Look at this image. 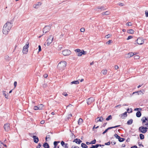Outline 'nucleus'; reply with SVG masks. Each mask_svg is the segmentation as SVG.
<instances>
[{
  "mask_svg": "<svg viewBox=\"0 0 148 148\" xmlns=\"http://www.w3.org/2000/svg\"><path fill=\"white\" fill-rule=\"evenodd\" d=\"M12 26L11 23L7 22L4 25L3 29V32L4 34L7 35Z\"/></svg>",
  "mask_w": 148,
  "mask_h": 148,
  "instance_id": "nucleus-1",
  "label": "nucleus"
},
{
  "mask_svg": "<svg viewBox=\"0 0 148 148\" xmlns=\"http://www.w3.org/2000/svg\"><path fill=\"white\" fill-rule=\"evenodd\" d=\"M66 65V62L65 61H62L58 64L57 67L60 69H63Z\"/></svg>",
  "mask_w": 148,
  "mask_h": 148,
  "instance_id": "nucleus-2",
  "label": "nucleus"
},
{
  "mask_svg": "<svg viewBox=\"0 0 148 148\" xmlns=\"http://www.w3.org/2000/svg\"><path fill=\"white\" fill-rule=\"evenodd\" d=\"M29 47V43L27 42L23 48L22 52L23 54H26L28 52V48Z\"/></svg>",
  "mask_w": 148,
  "mask_h": 148,
  "instance_id": "nucleus-3",
  "label": "nucleus"
},
{
  "mask_svg": "<svg viewBox=\"0 0 148 148\" xmlns=\"http://www.w3.org/2000/svg\"><path fill=\"white\" fill-rule=\"evenodd\" d=\"M75 51L76 52L78 53L77 54L78 56H81L82 55H85L86 54V51H84V50H81L79 49H77L75 50Z\"/></svg>",
  "mask_w": 148,
  "mask_h": 148,
  "instance_id": "nucleus-4",
  "label": "nucleus"
},
{
  "mask_svg": "<svg viewBox=\"0 0 148 148\" xmlns=\"http://www.w3.org/2000/svg\"><path fill=\"white\" fill-rule=\"evenodd\" d=\"M144 43V41L140 38H138L135 41L134 44H137L138 45H141Z\"/></svg>",
  "mask_w": 148,
  "mask_h": 148,
  "instance_id": "nucleus-5",
  "label": "nucleus"
},
{
  "mask_svg": "<svg viewBox=\"0 0 148 148\" xmlns=\"http://www.w3.org/2000/svg\"><path fill=\"white\" fill-rule=\"evenodd\" d=\"M71 53V51L70 50L68 49L64 50L63 51L62 54L63 55L65 56H68Z\"/></svg>",
  "mask_w": 148,
  "mask_h": 148,
  "instance_id": "nucleus-6",
  "label": "nucleus"
},
{
  "mask_svg": "<svg viewBox=\"0 0 148 148\" xmlns=\"http://www.w3.org/2000/svg\"><path fill=\"white\" fill-rule=\"evenodd\" d=\"M50 27L49 26H45L43 29V34L44 35L46 33L48 32L50 30Z\"/></svg>",
  "mask_w": 148,
  "mask_h": 148,
  "instance_id": "nucleus-7",
  "label": "nucleus"
},
{
  "mask_svg": "<svg viewBox=\"0 0 148 148\" xmlns=\"http://www.w3.org/2000/svg\"><path fill=\"white\" fill-rule=\"evenodd\" d=\"M53 39V37L52 36H50L47 40V44L48 45H50L52 42Z\"/></svg>",
  "mask_w": 148,
  "mask_h": 148,
  "instance_id": "nucleus-8",
  "label": "nucleus"
},
{
  "mask_svg": "<svg viewBox=\"0 0 148 148\" xmlns=\"http://www.w3.org/2000/svg\"><path fill=\"white\" fill-rule=\"evenodd\" d=\"M95 101L94 99L92 97H90L87 100V104L88 105L91 104L92 102H93Z\"/></svg>",
  "mask_w": 148,
  "mask_h": 148,
  "instance_id": "nucleus-9",
  "label": "nucleus"
},
{
  "mask_svg": "<svg viewBox=\"0 0 148 148\" xmlns=\"http://www.w3.org/2000/svg\"><path fill=\"white\" fill-rule=\"evenodd\" d=\"M106 9V8L104 7L103 6H101V7L99 6L96 8H95V10L98 11H100L99 10H100V11H101L105 10Z\"/></svg>",
  "mask_w": 148,
  "mask_h": 148,
  "instance_id": "nucleus-10",
  "label": "nucleus"
},
{
  "mask_svg": "<svg viewBox=\"0 0 148 148\" xmlns=\"http://www.w3.org/2000/svg\"><path fill=\"white\" fill-rule=\"evenodd\" d=\"M4 128L6 131H8L10 128V124L8 123L5 124L4 126Z\"/></svg>",
  "mask_w": 148,
  "mask_h": 148,
  "instance_id": "nucleus-11",
  "label": "nucleus"
},
{
  "mask_svg": "<svg viewBox=\"0 0 148 148\" xmlns=\"http://www.w3.org/2000/svg\"><path fill=\"white\" fill-rule=\"evenodd\" d=\"M145 125L147 126L148 127H143L142 128L143 129H144V130L141 131V132L143 133H145L147 131V129L148 128V122L147 123L145 124Z\"/></svg>",
  "mask_w": 148,
  "mask_h": 148,
  "instance_id": "nucleus-12",
  "label": "nucleus"
},
{
  "mask_svg": "<svg viewBox=\"0 0 148 148\" xmlns=\"http://www.w3.org/2000/svg\"><path fill=\"white\" fill-rule=\"evenodd\" d=\"M33 138L34 141L36 143H37L39 141V139L38 137L36 136H33Z\"/></svg>",
  "mask_w": 148,
  "mask_h": 148,
  "instance_id": "nucleus-13",
  "label": "nucleus"
},
{
  "mask_svg": "<svg viewBox=\"0 0 148 148\" xmlns=\"http://www.w3.org/2000/svg\"><path fill=\"white\" fill-rule=\"evenodd\" d=\"M73 142H75L77 144H79L82 142V141L79 139H78V138H76L73 140Z\"/></svg>",
  "mask_w": 148,
  "mask_h": 148,
  "instance_id": "nucleus-14",
  "label": "nucleus"
},
{
  "mask_svg": "<svg viewBox=\"0 0 148 148\" xmlns=\"http://www.w3.org/2000/svg\"><path fill=\"white\" fill-rule=\"evenodd\" d=\"M127 112H125L124 113L122 114H121V117L122 119H124L125 117H126L127 116Z\"/></svg>",
  "mask_w": 148,
  "mask_h": 148,
  "instance_id": "nucleus-15",
  "label": "nucleus"
},
{
  "mask_svg": "<svg viewBox=\"0 0 148 148\" xmlns=\"http://www.w3.org/2000/svg\"><path fill=\"white\" fill-rule=\"evenodd\" d=\"M99 118V119L97 120V122H101L103 121L104 120V119L103 118V117L102 116H101L100 117H97L96 119H97Z\"/></svg>",
  "mask_w": 148,
  "mask_h": 148,
  "instance_id": "nucleus-16",
  "label": "nucleus"
},
{
  "mask_svg": "<svg viewBox=\"0 0 148 148\" xmlns=\"http://www.w3.org/2000/svg\"><path fill=\"white\" fill-rule=\"evenodd\" d=\"M136 54V53L135 54L134 53H133L132 52H130L127 54L128 55L127 57L130 58L131 57H132L134 55Z\"/></svg>",
  "mask_w": 148,
  "mask_h": 148,
  "instance_id": "nucleus-17",
  "label": "nucleus"
},
{
  "mask_svg": "<svg viewBox=\"0 0 148 148\" xmlns=\"http://www.w3.org/2000/svg\"><path fill=\"white\" fill-rule=\"evenodd\" d=\"M110 12L109 11H107L105 12H103L101 14L103 15H108L110 14Z\"/></svg>",
  "mask_w": 148,
  "mask_h": 148,
  "instance_id": "nucleus-18",
  "label": "nucleus"
},
{
  "mask_svg": "<svg viewBox=\"0 0 148 148\" xmlns=\"http://www.w3.org/2000/svg\"><path fill=\"white\" fill-rule=\"evenodd\" d=\"M134 31L132 29H130L127 30V32L128 33L133 34L134 33Z\"/></svg>",
  "mask_w": 148,
  "mask_h": 148,
  "instance_id": "nucleus-19",
  "label": "nucleus"
},
{
  "mask_svg": "<svg viewBox=\"0 0 148 148\" xmlns=\"http://www.w3.org/2000/svg\"><path fill=\"white\" fill-rule=\"evenodd\" d=\"M136 115L137 117H140L141 115V113L140 111H138L136 112Z\"/></svg>",
  "mask_w": 148,
  "mask_h": 148,
  "instance_id": "nucleus-20",
  "label": "nucleus"
},
{
  "mask_svg": "<svg viewBox=\"0 0 148 148\" xmlns=\"http://www.w3.org/2000/svg\"><path fill=\"white\" fill-rule=\"evenodd\" d=\"M43 146L45 148H49V144L47 143H45Z\"/></svg>",
  "mask_w": 148,
  "mask_h": 148,
  "instance_id": "nucleus-21",
  "label": "nucleus"
},
{
  "mask_svg": "<svg viewBox=\"0 0 148 148\" xmlns=\"http://www.w3.org/2000/svg\"><path fill=\"white\" fill-rule=\"evenodd\" d=\"M133 121L132 119H131L128 120L127 122V124L128 125H130L132 124Z\"/></svg>",
  "mask_w": 148,
  "mask_h": 148,
  "instance_id": "nucleus-22",
  "label": "nucleus"
},
{
  "mask_svg": "<svg viewBox=\"0 0 148 148\" xmlns=\"http://www.w3.org/2000/svg\"><path fill=\"white\" fill-rule=\"evenodd\" d=\"M83 120L81 118H79L78 121V124L79 125H81L82 122H83Z\"/></svg>",
  "mask_w": 148,
  "mask_h": 148,
  "instance_id": "nucleus-23",
  "label": "nucleus"
},
{
  "mask_svg": "<svg viewBox=\"0 0 148 148\" xmlns=\"http://www.w3.org/2000/svg\"><path fill=\"white\" fill-rule=\"evenodd\" d=\"M71 84H78L79 83V81L78 80L74 81L72 82H71Z\"/></svg>",
  "mask_w": 148,
  "mask_h": 148,
  "instance_id": "nucleus-24",
  "label": "nucleus"
},
{
  "mask_svg": "<svg viewBox=\"0 0 148 148\" xmlns=\"http://www.w3.org/2000/svg\"><path fill=\"white\" fill-rule=\"evenodd\" d=\"M81 147L84 148H87L88 146L85 143H82L81 144Z\"/></svg>",
  "mask_w": 148,
  "mask_h": 148,
  "instance_id": "nucleus-25",
  "label": "nucleus"
},
{
  "mask_svg": "<svg viewBox=\"0 0 148 148\" xmlns=\"http://www.w3.org/2000/svg\"><path fill=\"white\" fill-rule=\"evenodd\" d=\"M141 121H142V124H143V125H144V124L146 122V121H147L145 120V119H144V117H143L141 119Z\"/></svg>",
  "mask_w": 148,
  "mask_h": 148,
  "instance_id": "nucleus-26",
  "label": "nucleus"
},
{
  "mask_svg": "<svg viewBox=\"0 0 148 148\" xmlns=\"http://www.w3.org/2000/svg\"><path fill=\"white\" fill-rule=\"evenodd\" d=\"M125 140V138H121V137H120L119 138V139H118V140L120 142H121L124 141Z\"/></svg>",
  "mask_w": 148,
  "mask_h": 148,
  "instance_id": "nucleus-27",
  "label": "nucleus"
},
{
  "mask_svg": "<svg viewBox=\"0 0 148 148\" xmlns=\"http://www.w3.org/2000/svg\"><path fill=\"white\" fill-rule=\"evenodd\" d=\"M3 95H4V96L5 97L6 99H8V95L6 94V93H5V92H6V91H3Z\"/></svg>",
  "mask_w": 148,
  "mask_h": 148,
  "instance_id": "nucleus-28",
  "label": "nucleus"
},
{
  "mask_svg": "<svg viewBox=\"0 0 148 148\" xmlns=\"http://www.w3.org/2000/svg\"><path fill=\"white\" fill-rule=\"evenodd\" d=\"M38 106L39 110H41L42 109L43 107V105L42 104H40Z\"/></svg>",
  "mask_w": 148,
  "mask_h": 148,
  "instance_id": "nucleus-29",
  "label": "nucleus"
},
{
  "mask_svg": "<svg viewBox=\"0 0 148 148\" xmlns=\"http://www.w3.org/2000/svg\"><path fill=\"white\" fill-rule=\"evenodd\" d=\"M139 136L140 139L142 140L144 138V136L143 134H140Z\"/></svg>",
  "mask_w": 148,
  "mask_h": 148,
  "instance_id": "nucleus-30",
  "label": "nucleus"
},
{
  "mask_svg": "<svg viewBox=\"0 0 148 148\" xmlns=\"http://www.w3.org/2000/svg\"><path fill=\"white\" fill-rule=\"evenodd\" d=\"M112 117L111 115H110L109 116H108V117L106 119V121H109L111 119H112Z\"/></svg>",
  "mask_w": 148,
  "mask_h": 148,
  "instance_id": "nucleus-31",
  "label": "nucleus"
},
{
  "mask_svg": "<svg viewBox=\"0 0 148 148\" xmlns=\"http://www.w3.org/2000/svg\"><path fill=\"white\" fill-rule=\"evenodd\" d=\"M60 143V141H55L54 142L53 144L55 147H56L58 143Z\"/></svg>",
  "mask_w": 148,
  "mask_h": 148,
  "instance_id": "nucleus-32",
  "label": "nucleus"
},
{
  "mask_svg": "<svg viewBox=\"0 0 148 148\" xmlns=\"http://www.w3.org/2000/svg\"><path fill=\"white\" fill-rule=\"evenodd\" d=\"M5 60H9L10 59V58L8 56H6L5 57Z\"/></svg>",
  "mask_w": 148,
  "mask_h": 148,
  "instance_id": "nucleus-33",
  "label": "nucleus"
},
{
  "mask_svg": "<svg viewBox=\"0 0 148 148\" xmlns=\"http://www.w3.org/2000/svg\"><path fill=\"white\" fill-rule=\"evenodd\" d=\"M4 144L0 141V148H3Z\"/></svg>",
  "mask_w": 148,
  "mask_h": 148,
  "instance_id": "nucleus-34",
  "label": "nucleus"
},
{
  "mask_svg": "<svg viewBox=\"0 0 148 148\" xmlns=\"http://www.w3.org/2000/svg\"><path fill=\"white\" fill-rule=\"evenodd\" d=\"M102 72L103 74L106 75L107 74V71L106 70H103L102 71Z\"/></svg>",
  "mask_w": 148,
  "mask_h": 148,
  "instance_id": "nucleus-35",
  "label": "nucleus"
},
{
  "mask_svg": "<svg viewBox=\"0 0 148 148\" xmlns=\"http://www.w3.org/2000/svg\"><path fill=\"white\" fill-rule=\"evenodd\" d=\"M114 136L116 138L118 139H119V138L120 137L118 135H117V134H115L114 135Z\"/></svg>",
  "mask_w": 148,
  "mask_h": 148,
  "instance_id": "nucleus-36",
  "label": "nucleus"
},
{
  "mask_svg": "<svg viewBox=\"0 0 148 148\" xmlns=\"http://www.w3.org/2000/svg\"><path fill=\"white\" fill-rule=\"evenodd\" d=\"M134 58L135 59H137L139 58L140 56L138 55H136L134 56Z\"/></svg>",
  "mask_w": 148,
  "mask_h": 148,
  "instance_id": "nucleus-37",
  "label": "nucleus"
},
{
  "mask_svg": "<svg viewBox=\"0 0 148 148\" xmlns=\"http://www.w3.org/2000/svg\"><path fill=\"white\" fill-rule=\"evenodd\" d=\"M140 92H141L142 93H143L142 91V90H140L139 91H136V92H133V94H134L135 93H137L138 95H139V93Z\"/></svg>",
  "mask_w": 148,
  "mask_h": 148,
  "instance_id": "nucleus-38",
  "label": "nucleus"
},
{
  "mask_svg": "<svg viewBox=\"0 0 148 148\" xmlns=\"http://www.w3.org/2000/svg\"><path fill=\"white\" fill-rule=\"evenodd\" d=\"M34 110H39L38 106H35L34 107Z\"/></svg>",
  "mask_w": 148,
  "mask_h": 148,
  "instance_id": "nucleus-39",
  "label": "nucleus"
},
{
  "mask_svg": "<svg viewBox=\"0 0 148 148\" xmlns=\"http://www.w3.org/2000/svg\"><path fill=\"white\" fill-rule=\"evenodd\" d=\"M118 5L121 6H123L124 5V4L123 3H118Z\"/></svg>",
  "mask_w": 148,
  "mask_h": 148,
  "instance_id": "nucleus-40",
  "label": "nucleus"
},
{
  "mask_svg": "<svg viewBox=\"0 0 148 148\" xmlns=\"http://www.w3.org/2000/svg\"><path fill=\"white\" fill-rule=\"evenodd\" d=\"M96 142V140L95 139H94V140H93L90 142L91 144H95Z\"/></svg>",
  "mask_w": 148,
  "mask_h": 148,
  "instance_id": "nucleus-41",
  "label": "nucleus"
},
{
  "mask_svg": "<svg viewBox=\"0 0 148 148\" xmlns=\"http://www.w3.org/2000/svg\"><path fill=\"white\" fill-rule=\"evenodd\" d=\"M143 127L141 126L139 127V130L141 132V131H143V130H144V129H143L142 128Z\"/></svg>",
  "mask_w": 148,
  "mask_h": 148,
  "instance_id": "nucleus-42",
  "label": "nucleus"
},
{
  "mask_svg": "<svg viewBox=\"0 0 148 148\" xmlns=\"http://www.w3.org/2000/svg\"><path fill=\"white\" fill-rule=\"evenodd\" d=\"M132 38H133V36H128L127 38V40H129L130 39H131Z\"/></svg>",
  "mask_w": 148,
  "mask_h": 148,
  "instance_id": "nucleus-43",
  "label": "nucleus"
},
{
  "mask_svg": "<svg viewBox=\"0 0 148 148\" xmlns=\"http://www.w3.org/2000/svg\"><path fill=\"white\" fill-rule=\"evenodd\" d=\"M145 16L146 17H148V11L147 10H146L145 11Z\"/></svg>",
  "mask_w": 148,
  "mask_h": 148,
  "instance_id": "nucleus-44",
  "label": "nucleus"
},
{
  "mask_svg": "<svg viewBox=\"0 0 148 148\" xmlns=\"http://www.w3.org/2000/svg\"><path fill=\"white\" fill-rule=\"evenodd\" d=\"M80 30L82 32H84L85 31V29L84 28H82L80 29Z\"/></svg>",
  "mask_w": 148,
  "mask_h": 148,
  "instance_id": "nucleus-45",
  "label": "nucleus"
},
{
  "mask_svg": "<svg viewBox=\"0 0 148 148\" xmlns=\"http://www.w3.org/2000/svg\"><path fill=\"white\" fill-rule=\"evenodd\" d=\"M65 144L63 141H62L61 142V144L62 146H64Z\"/></svg>",
  "mask_w": 148,
  "mask_h": 148,
  "instance_id": "nucleus-46",
  "label": "nucleus"
},
{
  "mask_svg": "<svg viewBox=\"0 0 148 148\" xmlns=\"http://www.w3.org/2000/svg\"><path fill=\"white\" fill-rule=\"evenodd\" d=\"M62 94L63 95L65 96H66L68 95L67 94L66 92H63L62 93Z\"/></svg>",
  "mask_w": 148,
  "mask_h": 148,
  "instance_id": "nucleus-47",
  "label": "nucleus"
},
{
  "mask_svg": "<svg viewBox=\"0 0 148 148\" xmlns=\"http://www.w3.org/2000/svg\"><path fill=\"white\" fill-rule=\"evenodd\" d=\"M97 145H92V147H90V148H97Z\"/></svg>",
  "mask_w": 148,
  "mask_h": 148,
  "instance_id": "nucleus-48",
  "label": "nucleus"
},
{
  "mask_svg": "<svg viewBox=\"0 0 148 148\" xmlns=\"http://www.w3.org/2000/svg\"><path fill=\"white\" fill-rule=\"evenodd\" d=\"M41 146V144L40 143H39L38 145L37 146L36 148H40Z\"/></svg>",
  "mask_w": 148,
  "mask_h": 148,
  "instance_id": "nucleus-49",
  "label": "nucleus"
},
{
  "mask_svg": "<svg viewBox=\"0 0 148 148\" xmlns=\"http://www.w3.org/2000/svg\"><path fill=\"white\" fill-rule=\"evenodd\" d=\"M110 141H109L107 143H105V144L106 145H110Z\"/></svg>",
  "mask_w": 148,
  "mask_h": 148,
  "instance_id": "nucleus-50",
  "label": "nucleus"
},
{
  "mask_svg": "<svg viewBox=\"0 0 148 148\" xmlns=\"http://www.w3.org/2000/svg\"><path fill=\"white\" fill-rule=\"evenodd\" d=\"M41 47L40 45L38 46V51L39 52L41 51Z\"/></svg>",
  "mask_w": 148,
  "mask_h": 148,
  "instance_id": "nucleus-51",
  "label": "nucleus"
},
{
  "mask_svg": "<svg viewBox=\"0 0 148 148\" xmlns=\"http://www.w3.org/2000/svg\"><path fill=\"white\" fill-rule=\"evenodd\" d=\"M36 5L38 7L39 6L41 5V3L40 2H39L38 3V4H36Z\"/></svg>",
  "mask_w": 148,
  "mask_h": 148,
  "instance_id": "nucleus-52",
  "label": "nucleus"
},
{
  "mask_svg": "<svg viewBox=\"0 0 148 148\" xmlns=\"http://www.w3.org/2000/svg\"><path fill=\"white\" fill-rule=\"evenodd\" d=\"M108 130L107 129H106L102 133V134H104L105 133H106L108 131Z\"/></svg>",
  "mask_w": 148,
  "mask_h": 148,
  "instance_id": "nucleus-53",
  "label": "nucleus"
},
{
  "mask_svg": "<svg viewBox=\"0 0 148 148\" xmlns=\"http://www.w3.org/2000/svg\"><path fill=\"white\" fill-rule=\"evenodd\" d=\"M131 23L130 22H128V23H126V25H127L128 26H131L132 25L131 24H131Z\"/></svg>",
  "mask_w": 148,
  "mask_h": 148,
  "instance_id": "nucleus-54",
  "label": "nucleus"
},
{
  "mask_svg": "<svg viewBox=\"0 0 148 148\" xmlns=\"http://www.w3.org/2000/svg\"><path fill=\"white\" fill-rule=\"evenodd\" d=\"M112 42L111 40H109L108 42H106V44H109L110 43H111V42Z\"/></svg>",
  "mask_w": 148,
  "mask_h": 148,
  "instance_id": "nucleus-55",
  "label": "nucleus"
},
{
  "mask_svg": "<svg viewBox=\"0 0 148 148\" xmlns=\"http://www.w3.org/2000/svg\"><path fill=\"white\" fill-rule=\"evenodd\" d=\"M17 82L16 81H15L14 82V87H16L17 85Z\"/></svg>",
  "mask_w": 148,
  "mask_h": 148,
  "instance_id": "nucleus-56",
  "label": "nucleus"
},
{
  "mask_svg": "<svg viewBox=\"0 0 148 148\" xmlns=\"http://www.w3.org/2000/svg\"><path fill=\"white\" fill-rule=\"evenodd\" d=\"M47 138H49L50 139V135H48V136H47L46 137V138H45V139H46V141H47Z\"/></svg>",
  "mask_w": 148,
  "mask_h": 148,
  "instance_id": "nucleus-57",
  "label": "nucleus"
},
{
  "mask_svg": "<svg viewBox=\"0 0 148 148\" xmlns=\"http://www.w3.org/2000/svg\"><path fill=\"white\" fill-rule=\"evenodd\" d=\"M73 105L71 104H69V105H68L67 106H66V109L67 108V107H71V106H72Z\"/></svg>",
  "mask_w": 148,
  "mask_h": 148,
  "instance_id": "nucleus-58",
  "label": "nucleus"
},
{
  "mask_svg": "<svg viewBox=\"0 0 148 148\" xmlns=\"http://www.w3.org/2000/svg\"><path fill=\"white\" fill-rule=\"evenodd\" d=\"M111 36V35H110V34H108L106 36V37L107 38H110V37Z\"/></svg>",
  "mask_w": 148,
  "mask_h": 148,
  "instance_id": "nucleus-59",
  "label": "nucleus"
},
{
  "mask_svg": "<svg viewBox=\"0 0 148 148\" xmlns=\"http://www.w3.org/2000/svg\"><path fill=\"white\" fill-rule=\"evenodd\" d=\"M114 68L115 69H117L119 68L118 66L116 65L114 66Z\"/></svg>",
  "mask_w": 148,
  "mask_h": 148,
  "instance_id": "nucleus-60",
  "label": "nucleus"
},
{
  "mask_svg": "<svg viewBox=\"0 0 148 148\" xmlns=\"http://www.w3.org/2000/svg\"><path fill=\"white\" fill-rule=\"evenodd\" d=\"M33 7L34 8H38V7L37 6V5L36 4H35L34 5Z\"/></svg>",
  "mask_w": 148,
  "mask_h": 148,
  "instance_id": "nucleus-61",
  "label": "nucleus"
},
{
  "mask_svg": "<svg viewBox=\"0 0 148 148\" xmlns=\"http://www.w3.org/2000/svg\"><path fill=\"white\" fill-rule=\"evenodd\" d=\"M45 123V121L44 120H42L40 122V123L41 124H43Z\"/></svg>",
  "mask_w": 148,
  "mask_h": 148,
  "instance_id": "nucleus-62",
  "label": "nucleus"
},
{
  "mask_svg": "<svg viewBox=\"0 0 148 148\" xmlns=\"http://www.w3.org/2000/svg\"><path fill=\"white\" fill-rule=\"evenodd\" d=\"M131 148H138L136 146H132Z\"/></svg>",
  "mask_w": 148,
  "mask_h": 148,
  "instance_id": "nucleus-63",
  "label": "nucleus"
},
{
  "mask_svg": "<svg viewBox=\"0 0 148 148\" xmlns=\"http://www.w3.org/2000/svg\"><path fill=\"white\" fill-rule=\"evenodd\" d=\"M71 148H79V147L78 146H75L74 147L73 146H72Z\"/></svg>",
  "mask_w": 148,
  "mask_h": 148,
  "instance_id": "nucleus-64",
  "label": "nucleus"
}]
</instances>
